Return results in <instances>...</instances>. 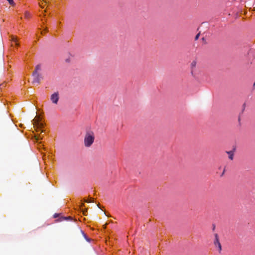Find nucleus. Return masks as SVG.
<instances>
[{
  "mask_svg": "<svg viewBox=\"0 0 255 255\" xmlns=\"http://www.w3.org/2000/svg\"><path fill=\"white\" fill-rule=\"evenodd\" d=\"M94 139L95 136L93 132L90 130L87 131L84 138V144L85 146H90L93 143Z\"/></svg>",
  "mask_w": 255,
  "mask_h": 255,
  "instance_id": "1",
  "label": "nucleus"
},
{
  "mask_svg": "<svg viewBox=\"0 0 255 255\" xmlns=\"http://www.w3.org/2000/svg\"><path fill=\"white\" fill-rule=\"evenodd\" d=\"M54 218H58L56 220V222H63V221H71V222H75L74 220L72 218H71L70 216L68 217H64L60 214H55L54 215Z\"/></svg>",
  "mask_w": 255,
  "mask_h": 255,
  "instance_id": "2",
  "label": "nucleus"
},
{
  "mask_svg": "<svg viewBox=\"0 0 255 255\" xmlns=\"http://www.w3.org/2000/svg\"><path fill=\"white\" fill-rule=\"evenodd\" d=\"M214 244L216 248H217L220 252L222 250V246L219 241V237L217 234H215V240L214 241Z\"/></svg>",
  "mask_w": 255,
  "mask_h": 255,
  "instance_id": "3",
  "label": "nucleus"
},
{
  "mask_svg": "<svg viewBox=\"0 0 255 255\" xmlns=\"http://www.w3.org/2000/svg\"><path fill=\"white\" fill-rule=\"evenodd\" d=\"M59 99V97L58 92H55L54 93L52 94L50 97V100L51 102L55 104H57L58 103Z\"/></svg>",
  "mask_w": 255,
  "mask_h": 255,
  "instance_id": "4",
  "label": "nucleus"
},
{
  "mask_svg": "<svg viewBox=\"0 0 255 255\" xmlns=\"http://www.w3.org/2000/svg\"><path fill=\"white\" fill-rule=\"evenodd\" d=\"M32 76L33 77V83L34 84H39L40 81V76L36 73V71H34Z\"/></svg>",
  "mask_w": 255,
  "mask_h": 255,
  "instance_id": "5",
  "label": "nucleus"
},
{
  "mask_svg": "<svg viewBox=\"0 0 255 255\" xmlns=\"http://www.w3.org/2000/svg\"><path fill=\"white\" fill-rule=\"evenodd\" d=\"M33 121L34 122V123H33L34 126H37L39 127H41L42 126V124L40 123L38 121H36L35 119L34 120H33Z\"/></svg>",
  "mask_w": 255,
  "mask_h": 255,
  "instance_id": "6",
  "label": "nucleus"
},
{
  "mask_svg": "<svg viewBox=\"0 0 255 255\" xmlns=\"http://www.w3.org/2000/svg\"><path fill=\"white\" fill-rule=\"evenodd\" d=\"M227 153L229 154V159L232 160L234 156V151H227Z\"/></svg>",
  "mask_w": 255,
  "mask_h": 255,
  "instance_id": "7",
  "label": "nucleus"
},
{
  "mask_svg": "<svg viewBox=\"0 0 255 255\" xmlns=\"http://www.w3.org/2000/svg\"><path fill=\"white\" fill-rule=\"evenodd\" d=\"M81 232L84 238L86 240V241L88 242H90V239L87 236L86 234L82 230H81Z\"/></svg>",
  "mask_w": 255,
  "mask_h": 255,
  "instance_id": "8",
  "label": "nucleus"
},
{
  "mask_svg": "<svg viewBox=\"0 0 255 255\" xmlns=\"http://www.w3.org/2000/svg\"><path fill=\"white\" fill-rule=\"evenodd\" d=\"M196 63L195 61H193L191 64V72L193 74V68L195 67Z\"/></svg>",
  "mask_w": 255,
  "mask_h": 255,
  "instance_id": "9",
  "label": "nucleus"
},
{
  "mask_svg": "<svg viewBox=\"0 0 255 255\" xmlns=\"http://www.w3.org/2000/svg\"><path fill=\"white\" fill-rule=\"evenodd\" d=\"M40 70V65H37L36 67H35V70L34 71H36V73H38V71Z\"/></svg>",
  "mask_w": 255,
  "mask_h": 255,
  "instance_id": "10",
  "label": "nucleus"
},
{
  "mask_svg": "<svg viewBox=\"0 0 255 255\" xmlns=\"http://www.w3.org/2000/svg\"><path fill=\"white\" fill-rule=\"evenodd\" d=\"M85 201L88 202V203L93 202H94V199L91 198H90L89 199H87V200H85Z\"/></svg>",
  "mask_w": 255,
  "mask_h": 255,
  "instance_id": "11",
  "label": "nucleus"
},
{
  "mask_svg": "<svg viewBox=\"0 0 255 255\" xmlns=\"http://www.w3.org/2000/svg\"><path fill=\"white\" fill-rule=\"evenodd\" d=\"M12 41H13V42H14V43H15L16 45H17V44H17V39H16V38L13 37V38H12Z\"/></svg>",
  "mask_w": 255,
  "mask_h": 255,
  "instance_id": "12",
  "label": "nucleus"
},
{
  "mask_svg": "<svg viewBox=\"0 0 255 255\" xmlns=\"http://www.w3.org/2000/svg\"><path fill=\"white\" fill-rule=\"evenodd\" d=\"M254 52V50L252 49H251L249 51V52H248V54L249 55V56H250V54H252L253 52Z\"/></svg>",
  "mask_w": 255,
  "mask_h": 255,
  "instance_id": "13",
  "label": "nucleus"
},
{
  "mask_svg": "<svg viewBox=\"0 0 255 255\" xmlns=\"http://www.w3.org/2000/svg\"><path fill=\"white\" fill-rule=\"evenodd\" d=\"M200 32L196 35L195 38L196 40L199 38V37L200 35Z\"/></svg>",
  "mask_w": 255,
  "mask_h": 255,
  "instance_id": "14",
  "label": "nucleus"
},
{
  "mask_svg": "<svg viewBox=\"0 0 255 255\" xmlns=\"http://www.w3.org/2000/svg\"><path fill=\"white\" fill-rule=\"evenodd\" d=\"M29 16V13L28 12H26L25 13V16H26V17H28Z\"/></svg>",
  "mask_w": 255,
  "mask_h": 255,
  "instance_id": "15",
  "label": "nucleus"
},
{
  "mask_svg": "<svg viewBox=\"0 0 255 255\" xmlns=\"http://www.w3.org/2000/svg\"><path fill=\"white\" fill-rule=\"evenodd\" d=\"M215 229V225L213 224V230L214 231Z\"/></svg>",
  "mask_w": 255,
  "mask_h": 255,
  "instance_id": "16",
  "label": "nucleus"
},
{
  "mask_svg": "<svg viewBox=\"0 0 255 255\" xmlns=\"http://www.w3.org/2000/svg\"><path fill=\"white\" fill-rule=\"evenodd\" d=\"M253 87L255 88V82L254 83V84L253 85Z\"/></svg>",
  "mask_w": 255,
  "mask_h": 255,
  "instance_id": "17",
  "label": "nucleus"
},
{
  "mask_svg": "<svg viewBox=\"0 0 255 255\" xmlns=\"http://www.w3.org/2000/svg\"><path fill=\"white\" fill-rule=\"evenodd\" d=\"M202 40H204V37H203V38H202Z\"/></svg>",
  "mask_w": 255,
  "mask_h": 255,
  "instance_id": "18",
  "label": "nucleus"
}]
</instances>
